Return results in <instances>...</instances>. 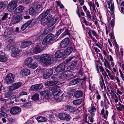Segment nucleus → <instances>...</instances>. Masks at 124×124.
I'll use <instances>...</instances> for the list:
<instances>
[{"mask_svg":"<svg viewBox=\"0 0 124 124\" xmlns=\"http://www.w3.org/2000/svg\"><path fill=\"white\" fill-rule=\"evenodd\" d=\"M65 64L61 63L58 65L55 69V71L59 72L63 71L64 69Z\"/></svg>","mask_w":124,"mask_h":124,"instance_id":"18","label":"nucleus"},{"mask_svg":"<svg viewBox=\"0 0 124 124\" xmlns=\"http://www.w3.org/2000/svg\"><path fill=\"white\" fill-rule=\"evenodd\" d=\"M54 87V89L53 90L52 93L53 95L54 96L55 98H56L59 95H60V93L61 92V90L57 88H60L57 86H56Z\"/></svg>","mask_w":124,"mask_h":124,"instance_id":"11","label":"nucleus"},{"mask_svg":"<svg viewBox=\"0 0 124 124\" xmlns=\"http://www.w3.org/2000/svg\"><path fill=\"white\" fill-rule=\"evenodd\" d=\"M77 64V62L76 60L75 61L72 62L71 65L69 67V68L70 70L73 69L75 67Z\"/></svg>","mask_w":124,"mask_h":124,"instance_id":"42","label":"nucleus"},{"mask_svg":"<svg viewBox=\"0 0 124 124\" xmlns=\"http://www.w3.org/2000/svg\"><path fill=\"white\" fill-rule=\"evenodd\" d=\"M39 95L38 93H35L31 96V99L34 101H36L39 100Z\"/></svg>","mask_w":124,"mask_h":124,"instance_id":"45","label":"nucleus"},{"mask_svg":"<svg viewBox=\"0 0 124 124\" xmlns=\"http://www.w3.org/2000/svg\"><path fill=\"white\" fill-rule=\"evenodd\" d=\"M21 82L15 83L13 84L12 85L9 86L10 88L14 90L20 87L22 85Z\"/></svg>","mask_w":124,"mask_h":124,"instance_id":"17","label":"nucleus"},{"mask_svg":"<svg viewBox=\"0 0 124 124\" xmlns=\"http://www.w3.org/2000/svg\"><path fill=\"white\" fill-rule=\"evenodd\" d=\"M54 38V35L51 33H49L44 38L42 42V44L45 45H46L51 41Z\"/></svg>","mask_w":124,"mask_h":124,"instance_id":"3","label":"nucleus"},{"mask_svg":"<svg viewBox=\"0 0 124 124\" xmlns=\"http://www.w3.org/2000/svg\"><path fill=\"white\" fill-rule=\"evenodd\" d=\"M40 94L44 96L46 99H48L49 98L50 92L48 90H45L40 92Z\"/></svg>","mask_w":124,"mask_h":124,"instance_id":"19","label":"nucleus"},{"mask_svg":"<svg viewBox=\"0 0 124 124\" xmlns=\"http://www.w3.org/2000/svg\"><path fill=\"white\" fill-rule=\"evenodd\" d=\"M66 27H64L59 29L56 32L55 34L56 36H59L61 32H63L64 31V29Z\"/></svg>","mask_w":124,"mask_h":124,"instance_id":"48","label":"nucleus"},{"mask_svg":"<svg viewBox=\"0 0 124 124\" xmlns=\"http://www.w3.org/2000/svg\"><path fill=\"white\" fill-rule=\"evenodd\" d=\"M46 114V116L51 121H53L54 120V117L51 114L49 113V112L48 111H46L45 112Z\"/></svg>","mask_w":124,"mask_h":124,"instance_id":"33","label":"nucleus"},{"mask_svg":"<svg viewBox=\"0 0 124 124\" xmlns=\"http://www.w3.org/2000/svg\"><path fill=\"white\" fill-rule=\"evenodd\" d=\"M40 61L43 64H49L51 62V57L49 55L47 54H42L40 57Z\"/></svg>","mask_w":124,"mask_h":124,"instance_id":"1","label":"nucleus"},{"mask_svg":"<svg viewBox=\"0 0 124 124\" xmlns=\"http://www.w3.org/2000/svg\"><path fill=\"white\" fill-rule=\"evenodd\" d=\"M60 95H59L58 96L56 97V98H55L56 99L59 101H61L62 98V96L61 95V96H59Z\"/></svg>","mask_w":124,"mask_h":124,"instance_id":"58","label":"nucleus"},{"mask_svg":"<svg viewBox=\"0 0 124 124\" xmlns=\"http://www.w3.org/2000/svg\"><path fill=\"white\" fill-rule=\"evenodd\" d=\"M104 111L105 110L104 108H103L101 111V115L103 116V117L104 118H105L106 117L105 115Z\"/></svg>","mask_w":124,"mask_h":124,"instance_id":"61","label":"nucleus"},{"mask_svg":"<svg viewBox=\"0 0 124 124\" xmlns=\"http://www.w3.org/2000/svg\"><path fill=\"white\" fill-rule=\"evenodd\" d=\"M32 44L31 42V41H25L22 42L21 45V47L25 48L31 45Z\"/></svg>","mask_w":124,"mask_h":124,"instance_id":"22","label":"nucleus"},{"mask_svg":"<svg viewBox=\"0 0 124 124\" xmlns=\"http://www.w3.org/2000/svg\"><path fill=\"white\" fill-rule=\"evenodd\" d=\"M104 65L107 68H108L109 70H111V68L107 60L105 58H104Z\"/></svg>","mask_w":124,"mask_h":124,"instance_id":"41","label":"nucleus"},{"mask_svg":"<svg viewBox=\"0 0 124 124\" xmlns=\"http://www.w3.org/2000/svg\"><path fill=\"white\" fill-rule=\"evenodd\" d=\"M20 95H26L27 94V93L24 91H22L20 93Z\"/></svg>","mask_w":124,"mask_h":124,"instance_id":"62","label":"nucleus"},{"mask_svg":"<svg viewBox=\"0 0 124 124\" xmlns=\"http://www.w3.org/2000/svg\"><path fill=\"white\" fill-rule=\"evenodd\" d=\"M43 87V86L42 85L38 84L32 85L31 88L32 90L38 91L42 89Z\"/></svg>","mask_w":124,"mask_h":124,"instance_id":"16","label":"nucleus"},{"mask_svg":"<svg viewBox=\"0 0 124 124\" xmlns=\"http://www.w3.org/2000/svg\"><path fill=\"white\" fill-rule=\"evenodd\" d=\"M9 108L6 106H2L0 108V116L1 117H4L6 118L8 117V115L6 113V112L9 111Z\"/></svg>","mask_w":124,"mask_h":124,"instance_id":"6","label":"nucleus"},{"mask_svg":"<svg viewBox=\"0 0 124 124\" xmlns=\"http://www.w3.org/2000/svg\"><path fill=\"white\" fill-rule=\"evenodd\" d=\"M34 38L36 40H38L39 39H42L41 35H37L34 36Z\"/></svg>","mask_w":124,"mask_h":124,"instance_id":"54","label":"nucleus"},{"mask_svg":"<svg viewBox=\"0 0 124 124\" xmlns=\"http://www.w3.org/2000/svg\"><path fill=\"white\" fill-rule=\"evenodd\" d=\"M109 7L108 8H110V10L111 12H114V5L112 4L111 5V7L110 8V4L109 3L108 4Z\"/></svg>","mask_w":124,"mask_h":124,"instance_id":"53","label":"nucleus"},{"mask_svg":"<svg viewBox=\"0 0 124 124\" xmlns=\"http://www.w3.org/2000/svg\"><path fill=\"white\" fill-rule=\"evenodd\" d=\"M14 31V29L12 28H8L6 29L4 31V36L7 37L8 36L11 34Z\"/></svg>","mask_w":124,"mask_h":124,"instance_id":"14","label":"nucleus"},{"mask_svg":"<svg viewBox=\"0 0 124 124\" xmlns=\"http://www.w3.org/2000/svg\"><path fill=\"white\" fill-rule=\"evenodd\" d=\"M82 101V99H78L74 101L73 102V103L75 105H79L81 103Z\"/></svg>","mask_w":124,"mask_h":124,"instance_id":"37","label":"nucleus"},{"mask_svg":"<svg viewBox=\"0 0 124 124\" xmlns=\"http://www.w3.org/2000/svg\"><path fill=\"white\" fill-rule=\"evenodd\" d=\"M56 21L57 20L54 18H53L49 22V27H51L55 23Z\"/></svg>","mask_w":124,"mask_h":124,"instance_id":"43","label":"nucleus"},{"mask_svg":"<svg viewBox=\"0 0 124 124\" xmlns=\"http://www.w3.org/2000/svg\"><path fill=\"white\" fill-rule=\"evenodd\" d=\"M65 113H60L59 114V117L61 120H64V119Z\"/></svg>","mask_w":124,"mask_h":124,"instance_id":"51","label":"nucleus"},{"mask_svg":"<svg viewBox=\"0 0 124 124\" xmlns=\"http://www.w3.org/2000/svg\"><path fill=\"white\" fill-rule=\"evenodd\" d=\"M33 5V4L32 6ZM31 8L30 9L29 13L30 15L32 16H34L38 14L39 12L37 11L35 8L32 7V6Z\"/></svg>","mask_w":124,"mask_h":124,"instance_id":"15","label":"nucleus"},{"mask_svg":"<svg viewBox=\"0 0 124 124\" xmlns=\"http://www.w3.org/2000/svg\"><path fill=\"white\" fill-rule=\"evenodd\" d=\"M54 12V10L52 8H50L46 10L40 14L38 18V19L39 20H41L42 19L48 15L49 14L50 12L51 13H53Z\"/></svg>","mask_w":124,"mask_h":124,"instance_id":"2","label":"nucleus"},{"mask_svg":"<svg viewBox=\"0 0 124 124\" xmlns=\"http://www.w3.org/2000/svg\"><path fill=\"white\" fill-rule=\"evenodd\" d=\"M37 120L38 122H41L46 121L47 119L46 118L43 116H38L37 118Z\"/></svg>","mask_w":124,"mask_h":124,"instance_id":"38","label":"nucleus"},{"mask_svg":"<svg viewBox=\"0 0 124 124\" xmlns=\"http://www.w3.org/2000/svg\"><path fill=\"white\" fill-rule=\"evenodd\" d=\"M53 29V27H49L44 30L43 33L45 35H46L49 32L52 31Z\"/></svg>","mask_w":124,"mask_h":124,"instance_id":"35","label":"nucleus"},{"mask_svg":"<svg viewBox=\"0 0 124 124\" xmlns=\"http://www.w3.org/2000/svg\"><path fill=\"white\" fill-rule=\"evenodd\" d=\"M24 7L23 6H20L15 9L14 11V13L16 14L21 12L23 9Z\"/></svg>","mask_w":124,"mask_h":124,"instance_id":"26","label":"nucleus"},{"mask_svg":"<svg viewBox=\"0 0 124 124\" xmlns=\"http://www.w3.org/2000/svg\"><path fill=\"white\" fill-rule=\"evenodd\" d=\"M22 109L19 107L15 106L11 108L10 110L11 114L16 115L20 114L21 111Z\"/></svg>","mask_w":124,"mask_h":124,"instance_id":"5","label":"nucleus"},{"mask_svg":"<svg viewBox=\"0 0 124 124\" xmlns=\"http://www.w3.org/2000/svg\"><path fill=\"white\" fill-rule=\"evenodd\" d=\"M33 61V59L31 57H28L25 60L24 63L25 65L28 67L31 64Z\"/></svg>","mask_w":124,"mask_h":124,"instance_id":"20","label":"nucleus"},{"mask_svg":"<svg viewBox=\"0 0 124 124\" xmlns=\"http://www.w3.org/2000/svg\"><path fill=\"white\" fill-rule=\"evenodd\" d=\"M9 91L6 94V96L7 97H9L12 95L14 93V92H13L14 91L13 89H12L10 87L8 88Z\"/></svg>","mask_w":124,"mask_h":124,"instance_id":"34","label":"nucleus"},{"mask_svg":"<svg viewBox=\"0 0 124 124\" xmlns=\"http://www.w3.org/2000/svg\"><path fill=\"white\" fill-rule=\"evenodd\" d=\"M22 19V16L20 15L14 16L12 20V22L13 24H15L20 22Z\"/></svg>","mask_w":124,"mask_h":124,"instance_id":"10","label":"nucleus"},{"mask_svg":"<svg viewBox=\"0 0 124 124\" xmlns=\"http://www.w3.org/2000/svg\"><path fill=\"white\" fill-rule=\"evenodd\" d=\"M30 73V70L28 69H25L22 70L21 72V74L23 77L28 76Z\"/></svg>","mask_w":124,"mask_h":124,"instance_id":"23","label":"nucleus"},{"mask_svg":"<svg viewBox=\"0 0 124 124\" xmlns=\"http://www.w3.org/2000/svg\"><path fill=\"white\" fill-rule=\"evenodd\" d=\"M13 53H12L11 55L13 57H16L19 55L20 51L18 48L16 49Z\"/></svg>","mask_w":124,"mask_h":124,"instance_id":"31","label":"nucleus"},{"mask_svg":"<svg viewBox=\"0 0 124 124\" xmlns=\"http://www.w3.org/2000/svg\"><path fill=\"white\" fill-rule=\"evenodd\" d=\"M8 49L9 50H11L12 51H14L16 49H17L16 48L15 46L12 44H8L7 47Z\"/></svg>","mask_w":124,"mask_h":124,"instance_id":"39","label":"nucleus"},{"mask_svg":"<svg viewBox=\"0 0 124 124\" xmlns=\"http://www.w3.org/2000/svg\"><path fill=\"white\" fill-rule=\"evenodd\" d=\"M72 49L71 47H68L64 51L65 54L68 55L72 52Z\"/></svg>","mask_w":124,"mask_h":124,"instance_id":"36","label":"nucleus"},{"mask_svg":"<svg viewBox=\"0 0 124 124\" xmlns=\"http://www.w3.org/2000/svg\"><path fill=\"white\" fill-rule=\"evenodd\" d=\"M60 77L58 75L55 74H54L51 78L53 80L57 81L58 79V78Z\"/></svg>","mask_w":124,"mask_h":124,"instance_id":"49","label":"nucleus"},{"mask_svg":"<svg viewBox=\"0 0 124 124\" xmlns=\"http://www.w3.org/2000/svg\"><path fill=\"white\" fill-rule=\"evenodd\" d=\"M45 18L48 22L54 18H53L51 14H49Z\"/></svg>","mask_w":124,"mask_h":124,"instance_id":"52","label":"nucleus"},{"mask_svg":"<svg viewBox=\"0 0 124 124\" xmlns=\"http://www.w3.org/2000/svg\"><path fill=\"white\" fill-rule=\"evenodd\" d=\"M53 73V70L52 69H47L45 70L44 72L43 77L45 79L48 78Z\"/></svg>","mask_w":124,"mask_h":124,"instance_id":"8","label":"nucleus"},{"mask_svg":"<svg viewBox=\"0 0 124 124\" xmlns=\"http://www.w3.org/2000/svg\"><path fill=\"white\" fill-rule=\"evenodd\" d=\"M64 109L65 110L70 112L74 113L76 111L77 109L76 108L70 105H68L65 106Z\"/></svg>","mask_w":124,"mask_h":124,"instance_id":"13","label":"nucleus"},{"mask_svg":"<svg viewBox=\"0 0 124 124\" xmlns=\"http://www.w3.org/2000/svg\"><path fill=\"white\" fill-rule=\"evenodd\" d=\"M83 96V92L81 90H79L76 92L74 93V96L76 98H79L82 97Z\"/></svg>","mask_w":124,"mask_h":124,"instance_id":"25","label":"nucleus"},{"mask_svg":"<svg viewBox=\"0 0 124 124\" xmlns=\"http://www.w3.org/2000/svg\"><path fill=\"white\" fill-rule=\"evenodd\" d=\"M27 123L28 124H33L34 122L33 120H29L27 122Z\"/></svg>","mask_w":124,"mask_h":124,"instance_id":"64","label":"nucleus"},{"mask_svg":"<svg viewBox=\"0 0 124 124\" xmlns=\"http://www.w3.org/2000/svg\"><path fill=\"white\" fill-rule=\"evenodd\" d=\"M15 76L11 73L8 74L5 78L6 82L7 84H10L13 83L14 81Z\"/></svg>","mask_w":124,"mask_h":124,"instance_id":"7","label":"nucleus"},{"mask_svg":"<svg viewBox=\"0 0 124 124\" xmlns=\"http://www.w3.org/2000/svg\"><path fill=\"white\" fill-rule=\"evenodd\" d=\"M76 57L75 56H71L69 58L67 59L66 60V61L67 63H68L72 59H75Z\"/></svg>","mask_w":124,"mask_h":124,"instance_id":"56","label":"nucleus"},{"mask_svg":"<svg viewBox=\"0 0 124 124\" xmlns=\"http://www.w3.org/2000/svg\"><path fill=\"white\" fill-rule=\"evenodd\" d=\"M32 105V104L31 102H27L24 103L22 106L26 108H28L30 107Z\"/></svg>","mask_w":124,"mask_h":124,"instance_id":"44","label":"nucleus"},{"mask_svg":"<svg viewBox=\"0 0 124 124\" xmlns=\"http://www.w3.org/2000/svg\"><path fill=\"white\" fill-rule=\"evenodd\" d=\"M58 83L56 80L47 81L45 83V85L47 86H52L56 85Z\"/></svg>","mask_w":124,"mask_h":124,"instance_id":"21","label":"nucleus"},{"mask_svg":"<svg viewBox=\"0 0 124 124\" xmlns=\"http://www.w3.org/2000/svg\"><path fill=\"white\" fill-rule=\"evenodd\" d=\"M64 53L63 51L61 50L58 51L55 54V56L56 57L60 58L64 54Z\"/></svg>","mask_w":124,"mask_h":124,"instance_id":"30","label":"nucleus"},{"mask_svg":"<svg viewBox=\"0 0 124 124\" xmlns=\"http://www.w3.org/2000/svg\"><path fill=\"white\" fill-rule=\"evenodd\" d=\"M37 63L34 62L33 63H32L28 67L32 69H35L37 67Z\"/></svg>","mask_w":124,"mask_h":124,"instance_id":"47","label":"nucleus"},{"mask_svg":"<svg viewBox=\"0 0 124 124\" xmlns=\"http://www.w3.org/2000/svg\"><path fill=\"white\" fill-rule=\"evenodd\" d=\"M71 72L70 71H64L60 76V78L63 79H67V78L71 77Z\"/></svg>","mask_w":124,"mask_h":124,"instance_id":"9","label":"nucleus"},{"mask_svg":"<svg viewBox=\"0 0 124 124\" xmlns=\"http://www.w3.org/2000/svg\"><path fill=\"white\" fill-rule=\"evenodd\" d=\"M104 103L105 105H107V103L108 104L109 103V102L108 100V99L105 98V99H104Z\"/></svg>","mask_w":124,"mask_h":124,"instance_id":"63","label":"nucleus"},{"mask_svg":"<svg viewBox=\"0 0 124 124\" xmlns=\"http://www.w3.org/2000/svg\"><path fill=\"white\" fill-rule=\"evenodd\" d=\"M91 110L92 111V112H95L96 111V108L94 106H92L91 108H90V109H89V111H90Z\"/></svg>","mask_w":124,"mask_h":124,"instance_id":"60","label":"nucleus"},{"mask_svg":"<svg viewBox=\"0 0 124 124\" xmlns=\"http://www.w3.org/2000/svg\"><path fill=\"white\" fill-rule=\"evenodd\" d=\"M41 20V24L45 26L47 25L49 23V22L45 19V18H43L40 20Z\"/></svg>","mask_w":124,"mask_h":124,"instance_id":"46","label":"nucleus"},{"mask_svg":"<svg viewBox=\"0 0 124 124\" xmlns=\"http://www.w3.org/2000/svg\"><path fill=\"white\" fill-rule=\"evenodd\" d=\"M64 118V120H65L67 121H69L70 120V116L68 114L65 113Z\"/></svg>","mask_w":124,"mask_h":124,"instance_id":"50","label":"nucleus"},{"mask_svg":"<svg viewBox=\"0 0 124 124\" xmlns=\"http://www.w3.org/2000/svg\"><path fill=\"white\" fill-rule=\"evenodd\" d=\"M8 14L7 13H5L3 15L2 17L1 18V19L2 20L6 19L7 18H8Z\"/></svg>","mask_w":124,"mask_h":124,"instance_id":"57","label":"nucleus"},{"mask_svg":"<svg viewBox=\"0 0 124 124\" xmlns=\"http://www.w3.org/2000/svg\"><path fill=\"white\" fill-rule=\"evenodd\" d=\"M32 21H29L23 24L22 26L21 29L22 31L25 30L27 27L29 26L31 23Z\"/></svg>","mask_w":124,"mask_h":124,"instance_id":"32","label":"nucleus"},{"mask_svg":"<svg viewBox=\"0 0 124 124\" xmlns=\"http://www.w3.org/2000/svg\"><path fill=\"white\" fill-rule=\"evenodd\" d=\"M69 39L68 38H65L61 42L60 46L62 48H64L66 47L69 44Z\"/></svg>","mask_w":124,"mask_h":124,"instance_id":"12","label":"nucleus"},{"mask_svg":"<svg viewBox=\"0 0 124 124\" xmlns=\"http://www.w3.org/2000/svg\"><path fill=\"white\" fill-rule=\"evenodd\" d=\"M17 6V2L15 0H12L9 2L8 6V10L9 11L12 12L14 11Z\"/></svg>","mask_w":124,"mask_h":124,"instance_id":"4","label":"nucleus"},{"mask_svg":"<svg viewBox=\"0 0 124 124\" xmlns=\"http://www.w3.org/2000/svg\"><path fill=\"white\" fill-rule=\"evenodd\" d=\"M45 2H42L41 3L38 4L36 7L35 8L38 12L40 10L41 11L43 9L44 6Z\"/></svg>","mask_w":124,"mask_h":124,"instance_id":"24","label":"nucleus"},{"mask_svg":"<svg viewBox=\"0 0 124 124\" xmlns=\"http://www.w3.org/2000/svg\"><path fill=\"white\" fill-rule=\"evenodd\" d=\"M80 81V80L79 78H76L71 81L69 84L70 85H74L79 83Z\"/></svg>","mask_w":124,"mask_h":124,"instance_id":"28","label":"nucleus"},{"mask_svg":"<svg viewBox=\"0 0 124 124\" xmlns=\"http://www.w3.org/2000/svg\"><path fill=\"white\" fill-rule=\"evenodd\" d=\"M42 50V48L41 46H37L33 50V52L35 54H37L41 52Z\"/></svg>","mask_w":124,"mask_h":124,"instance_id":"27","label":"nucleus"},{"mask_svg":"<svg viewBox=\"0 0 124 124\" xmlns=\"http://www.w3.org/2000/svg\"><path fill=\"white\" fill-rule=\"evenodd\" d=\"M7 59L5 56V53L2 52L0 54V61L1 62H5L7 61Z\"/></svg>","mask_w":124,"mask_h":124,"instance_id":"29","label":"nucleus"},{"mask_svg":"<svg viewBox=\"0 0 124 124\" xmlns=\"http://www.w3.org/2000/svg\"><path fill=\"white\" fill-rule=\"evenodd\" d=\"M86 14L87 17L88 19H91L92 18V16L91 15L89 11H87L86 12Z\"/></svg>","mask_w":124,"mask_h":124,"instance_id":"55","label":"nucleus"},{"mask_svg":"<svg viewBox=\"0 0 124 124\" xmlns=\"http://www.w3.org/2000/svg\"><path fill=\"white\" fill-rule=\"evenodd\" d=\"M89 116H88L87 115H85V122L87 123H88V124H91L90 123H88V122L89 121Z\"/></svg>","mask_w":124,"mask_h":124,"instance_id":"59","label":"nucleus"},{"mask_svg":"<svg viewBox=\"0 0 124 124\" xmlns=\"http://www.w3.org/2000/svg\"><path fill=\"white\" fill-rule=\"evenodd\" d=\"M64 32L62 35V36H64L66 35H68L70 36V31L69 30L67 29H66V28L64 29Z\"/></svg>","mask_w":124,"mask_h":124,"instance_id":"40","label":"nucleus"}]
</instances>
